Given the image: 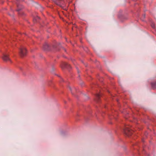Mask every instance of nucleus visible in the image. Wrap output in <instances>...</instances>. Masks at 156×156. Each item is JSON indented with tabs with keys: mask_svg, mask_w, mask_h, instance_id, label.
<instances>
[{
	"mask_svg": "<svg viewBox=\"0 0 156 156\" xmlns=\"http://www.w3.org/2000/svg\"><path fill=\"white\" fill-rule=\"evenodd\" d=\"M123 132L126 136L129 137L133 133V131L132 129H130L128 126H125L123 129Z\"/></svg>",
	"mask_w": 156,
	"mask_h": 156,
	"instance_id": "f257e3e1",
	"label": "nucleus"
},
{
	"mask_svg": "<svg viewBox=\"0 0 156 156\" xmlns=\"http://www.w3.org/2000/svg\"><path fill=\"white\" fill-rule=\"evenodd\" d=\"M27 52L26 48L24 47H22L20 49V54L21 57L25 56Z\"/></svg>",
	"mask_w": 156,
	"mask_h": 156,
	"instance_id": "f03ea898",
	"label": "nucleus"
},
{
	"mask_svg": "<svg viewBox=\"0 0 156 156\" xmlns=\"http://www.w3.org/2000/svg\"><path fill=\"white\" fill-rule=\"evenodd\" d=\"M61 66L62 68H69L70 67V65L68 64V63L66 62H63L62 63Z\"/></svg>",
	"mask_w": 156,
	"mask_h": 156,
	"instance_id": "7ed1b4c3",
	"label": "nucleus"
},
{
	"mask_svg": "<svg viewBox=\"0 0 156 156\" xmlns=\"http://www.w3.org/2000/svg\"><path fill=\"white\" fill-rule=\"evenodd\" d=\"M2 58L4 61H5L10 60V59L8 57V56L5 54L3 55V56L2 57Z\"/></svg>",
	"mask_w": 156,
	"mask_h": 156,
	"instance_id": "20e7f679",
	"label": "nucleus"
},
{
	"mask_svg": "<svg viewBox=\"0 0 156 156\" xmlns=\"http://www.w3.org/2000/svg\"><path fill=\"white\" fill-rule=\"evenodd\" d=\"M69 88L72 94H74L75 92L76 91V89L75 87H73V88H71L70 87H69Z\"/></svg>",
	"mask_w": 156,
	"mask_h": 156,
	"instance_id": "39448f33",
	"label": "nucleus"
},
{
	"mask_svg": "<svg viewBox=\"0 0 156 156\" xmlns=\"http://www.w3.org/2000/svg\"><path fill=\"white\" fill-rule=\"evenodd\" d=\"M43 48L45 50H49V46L47 43H45L43 45Z\"/></svg>",
	"mask_w": 156,
	"mask_h": 156,
	"instance_id": "423d86ee",
	"label": "nucleus"
},
{
	"mask_svg": "<svg viewBox=\"0 0 156 156\" xmlns=\"http://www.w3.org/2000/svg\"><path fill=\"white\" fill-rule=\"evenodd\" d=\"M17 9L16 11L18 12L21 9H22V6L21 5L17 4Z\"/></svg>",
	"mask_w": 156,
	"mask_h": 156,
	"instance_id": "0eeeda50",
	"label": "nucleus"
},
{
	"mask_svg": "<svg viewBox=\"0 0 156 156\" xmlns=\"http://www.w3.org/2000/svg\"><path fill=\"white\" fill-rule=\"evenodd\" d=\"M96 101L98 102L99 101V98H100V94H97L96 95Z\"/></svg>",
	"mask_w": 156,
	"mask_h": 156,
	"instance_id": "6e6552de",
	"label": "nucleus"
},
{
	"mask_svg": "<svg viewBox=\"0 0 156 156\" xmlns=\"http://www.w3.org/2000/svg\"><path fill=\"white\" fill-rule=\"evenodd\" d=\"M40 18L38 16H37L34 19V21H35L36 20H37L38 19H39Z\"/></svg>",
	"mask_w": 156,
	"mask_h": 156,
	"instance_id": "1a4fd4ad",
	"label": "nucleus"
},
{
	"mask_svg": "<svg viewBox=\"0 0 156 156\" xmlns=\"http://www.w3.org/2000/svg\"><path fill=\"white\" fill-rule=\"evenodd\" d=\"M151 26H152V27H153V28H154V27H155L154 25V24H152L151 25Z\"/></svg>",
	"mask_w": 156,
	"mask_h": 156,
	"instance_id": "9d476101",
	"label": "nucleus"
}]
</instances>
